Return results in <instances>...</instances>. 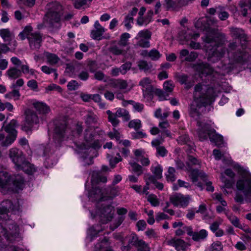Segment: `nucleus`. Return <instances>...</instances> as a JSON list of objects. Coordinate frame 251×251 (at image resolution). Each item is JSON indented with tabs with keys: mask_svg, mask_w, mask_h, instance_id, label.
Returning <instances> with one entry per match:
<instances>
[{
	"mask_svg": "<svg viewBox=\"0 0 251 251\" xmlns=\"http://www.w3.org/2000/svg\"><path fill=\"white\" fill-rule=\"evenodd\" d=\"M214 89L207 85L199 83L195 87L194 100L191 106L190 114L191 117L198 120L200 113L197 108L211 104L215 100Z\"/></svg>",
	"mask_w": 251,
	"mask_h": 251,
	"instance_id": "nucleus-1",
	"label": "nucleus"
},
{
	"mask_svg": "<svg viewBox=\"0 0 251 251\" xmlns=\"http://www.w3.org/2000/svg\"><path fill=\"white\" fill-rule=\"evenodd\" d=\"M207 48V60L211 63H215L220 60L225 54L226 50L222 45L225 41L224 34L214 32L207 34L203 37Z\"/></svg>",
	"mask_w": 251,
	"mask_h": 251,
	"instance_id": "nucleus-2",
	"label": "nucleus"
},
{
	"mask_svg": "<svg viewBox=\"0 0 251 251\" xmlns=\"http://www.w3.org/2000/svg\"><path fill=\"white\" fill-rule=\"evenodd\" d=\"M24 179L20 175L13 177L2 171V166H0V190L3 193L8 191L18 192L23 189Z\"/></svg>",
	"mask_w": 251,
	"mask_h": 251,
	"instance_id": "nucleus-3",
	"label": "nucleus"
},
{
	"mask_svg": "<svg viewBox=\"0 0 251 251\" xmlns=\"http://www.w3.org/2000/svg\"><path fill=\"white\" fill-rule=\"evenodd\" d=\"M74 130H72L66 124L57 126L54 130L53 140L56 146L60 145L62 141L72 137L78 136L82 131V127L78 125H75Z\"/></svg>",
	"mask_w": 251,
	"mask_h": 251,
	"instance_id": "nucleus-4",
	"label": "nucleus"
},
{
	"mask_svg": "<svg viewBox=\"0 0 251 251\" xmlns=\"http://www.w3.org/2000/svg\"><path fill=\"white\" fill-rule=\"evenodd\" d=\"M197 125L199 126L198 134L200 140L207 139L208 135L211 142L216 146L220 147L223 144V136L216 133L215 130L210 129L208 124L198 120Z\"/></svg>",
	"mask_w": 251,
	"mask_h": 251,
	"instance_id": "nucleus-5",
	"label": "nucleus"
},
{
	"mask_svg": "<svg viewBox=\"0 0 251 251\" xmlns=\"http://www.w3.org/2000/svg\"><path fill=\"white\" fill-rule=\"evenodd\" d=\"M236 186L243 195L237 192L234 198L235 201L240 203H243L244 201L251 202V176H248L239 180Z\"/></svg>",
	"mask_w": 251,
	"mask_h": 251,
	"instance_id": "nucleus-6",
	"label": "nucleus"
},
{
	"mask_svg": "<svg viewBox=\"0 0 251 251\" xmlns=\"http://www.w3.org/2000/svg\"><path fill=\"white\" fill-rule=\"evenodd\" d=\"M47 7L48 11L46 14L47 20L51 24L58 22L60 20V12L62 9L61 5L57 2H54L49 3Z\"/></svg>",
	"mask_w": 251,
	"mask_h": 251,
	"instance_id": "nucleus-7",
	"label": "nucleus"
},
{
	"mask_svg": "<svg viewBox=\"0 0 251 251\" xmlns=\"http://www.w3.org/2000/svg\"><path fill=\"white\" fill-rule=\"evenodd\" d=\"M25 122L23 128L27 132L31 130L34 126L39 124L40 119L36 113L30 109H26L25 111Z\"/></svg>",
	"mask_w": 251,
	"mask_h": 251,
	"instance_id": "nucleus-8",
	"label": "nucleus"
},
{
	"mask_svg": "<svg viewBox=\"0 0 251 251\" xmlns=\"http://www.w3.org/2000/svg\"><path fill=\"white\" fill-rule=\"evenodd\" d=\"M179 37L181 40H184L187 41H191L189 46L191 48L195 50L201 48L200 43L193 41V40H195L200 37L199 33L194 32L190 29H187V30H181L179 33Z\"/></svg>",
	"mask_w": 251,
	"mask_h": 251,
	"instance_id": "nucleus-9",
	"label": "nucleus"
},
{
	"mask_svg": "<svg viewBox=\"0 0 251 251\" xmlns=\"http://www.w3.org/2000/svg\"><path fill=\"white\" fill-rule=\"evenodd\" d=\"M119 191L117 188H112L110 190V194L108 196L104 195L102 190L98 188L93 190L89 194V197L94 200H99L100 201L111 200L115 197L118 195Z\"/></svg>",
	"mask_w": 251,
	"mask_h": 251,
	"instance_id": "nucleus-10",
	"label": "nucleus"
},
{
	"mask_svg": "<svg viewBox=\"0 0 251 251\" xmlns=\"http://www.w3.org/2000/svg\"><path fill=\"white\" fill-rule=\"evenodd\" d=\"M169 200L175 206L185 208L188 206L191 200V197L188 195H183L178 193L171 196Z\"/></svg>",
	"mask_w": 251,
	"mask_h": 251,
	"instance_id": "nucleus-11",
	"label": "nucleus"
},
{
	"mask_svg": "<svg viewBox=\"0 0 251 251\" xmlns=\"http://www.w3.org/2000/svg\"><path fill=\"white\" fill-rule=\"evenodd\" d=\"M8 156L14 164L15 169H21V164H23L25 160L23 152L16 148H12L8 151Z\"/></svg>",
	"mask_w": 251,
	"mask_h": 251,
	"instance_id": "nucleus-12",
	"label": "nucleus"
},
{
	"mask_svg": "<svg viewBox=\"0 0 251 251\" xmlns=\"http://www.w3.org/2000/svg\"><path fill=\"white\" fill-rule=\"evenodd\" d=\"M151 33L148 29L141 30L135 37L138 40L137 45L140 47L146 48L150 47V39L151 38Z\"/></svg>",
	"mask_w": 251,
	"mask_h": 251,
	"instance_id": "nucleus-13",
	"label": "nucleus"
},
{
	"mask_svg": "<svg viewBox=\"0 0 251 251\" xmlns=\"http://www.w3.org/2000/svg\"><path fill=\"white\" fill-rule=\"evenodd\" d=\"M193 69L201 76L212 75L214 70L207 63L200 62L194 64Z\"/></svg>",
	"mask_w": 251,
	"mask_h": 251,
	"instance_id": "nucleus-14",
	"label": "nucleus"
},
{
	"mask_svg": "<svg viewBox=\"0 0 251 251\" xmlns=\"http://www.w3.org/2000/svg\"><path fill=\"white\" fill-rule=\"evenodd\" d=\"M30 48L32 50H38L41 46L42 36L37 32H32L28 37V39Z\"/></svg>",
	"mask_w": 251,
	"mask_h": 251,
	"instance_id": "nucleus-15",
	"label": "nucleus"
},
{
	"mask_svg": "<svg viewBox=\"0 0 251 251\" xmlns=\"http://www.w3.org/2000/svg\"><path fill=\"white\" fill-rule=\"evenodd\" d=\"M94 29L91 32V37L94 40H100L102 39H109L110 36L108 35L107 37L103 36V33L105 31V29L102 26L98 21L95 22Z\"/></svg>",
	"mask_w": 251,
	"mask_h": 251,
	"instance_id": "nucleus-16",
	"label": "nucleus"
},
{
	"mask_svg": "<svg viewBox=\"0 0 251 251\" xmlns=\"http://www.w3.org/2000/svg\"><path fill=\"white\" fill-rule=\"evenodd\" d=\"M114 211V207L110 204L103 206L100 209V217L104 219L102 222L103 224H105L112 219Z\"/></svg>",
	"mask_w": 251,
	"mask_h": 251,
	"instance_id": "nucleus-17",
	"label": "nucleus"
},
{
	"mask_svg": "<svg viewBox=\"0 0 251 251\" xmlns=\"http://www.w3.org/2000/svg\"><path fill=\"white\" fill-rule=\"evenodd\" d=\"M0 36L3 39L4 41L7 42L9 46H13L15 47L17 46V42L14 39V35L8 28L0 29Z\"/></svg>",
	"mask_w": 251,
	"mask_h": 251,
	"instance_id": "nucleus-18",
	"label": "nucleus"
},
{
	"mask_svg": "<svg viewBox=\"0 0 251 251\" xmlns=\"http://www.w3.org/2000/svg\"><path fill=\"white\" fill-rule=\"evenodd\" d=\"M237 45L235 43H231L228 45V49L227 50L228 57L229 59H232L236 61H240L243 57L242 52H236Z\"/></svg>",
	"mask_w": 251,
	"mask_h": 251,
	"instance_id": "nucleus-19",
	"label": "nucleus"
},
{
	"mask_svg": "<svg viewBox=\"0 0 251 251\" xmlns=\"http://www.w3.org/2000/svg\"><path fill=\"white\" fill-rule=\"evenodd\" d=\"M206 177V176L205 173L203 172H199L198 170H193L191 173V178L192 181L195 183V185L199 187L201 190L203 189V184L201 182H197V181L199 178L203 180Z\"/></svg>",
	"mask_w": 251,
	"mask_h": 251,
	"instance_id": "nucleus-20",
	"label": "nucleus"
},
{
	"mask_svg": "<svg viewBox=\"0 0 251 251\" xmlns=\"http://www.w3.org/2000/svg\"><path fill=\"white\" fill-rule=\"evenodd\" d=\"M198 54L196 52H189L186 49L182 50L179 53V58L182 61L193 62L198 57Z\"/></svg>",
	"mask_w": 251,
	"mask_h": 251,
	"instance_id": "nucleus-21",
	"label": "nucleus"
},
{
	"mask_svg": "<svg viewBox=\"0 0 251 251\" xmlns=\"http://www.w3.org/2000/svg\"><path fill=\"white\" fill-rule=\"evenodd\" d=\"M225 174L229 176L231 180L227 179L224 176L223 173L221 174V179L223 182L225 183V186L226 188H231L234 183L233 179L234 178L235 175V173L230 169H227L225 170Z\"/></svg>",
	"mask_w": 251,
	"mask_h": 251,
	"instance_id": "nucleus-22",
	"label": "nucleus"
},
{
	"mask_svg": "<svg viewBox=\"0 0 251 251\" xmlns=\"http://www.w3.org/2000/svg\"><path fill=\"white\" fill-rule=\"evenodd\" d=\"M230 29L232 37L235 38H239L241 41L243 42V43H242V46L243 49H244L246 46L247 40L246 36L244 31L241 28L234 27H231Z\"/></svg>",
	"mask_w": 251,
	"mask_h": 251,
	"instance_id": "nucleus-23",
	"label": "nucleus"
},
{
	"mask_svg": "<svg viewBox=\"0 0 251 251\" xmlns=\"http://www.w3.org/2000/svg\"><path fill=\"white\" fill-rule=\"evenodd\" d=\"M163 141L164 140L162 138L155 139L151 141V145L156 148L157 154L162 157L166 156L167 153L166 149L163 146H160Z\"/></svg>",
	"mask_w": 251,
	"mask_h": 251,
	"instance_id": "nucleus-24",
	"label": "nucleus"
},
{
	"mask_svg": "<svg viewBox=\"0 0 251 251\" xmlns=\"http://www.w3.org/2000/svg\"><path fill=\"white\" fill-rule=\"evenodd\" d=\"M84 117L85 124L90 127L98 123L99 118L92 110H88Z\"/></svg>",
	"mask_w": 251,
	"mask_h": 251,
	"instance_id": "nucleus-25",
	"label": "nucleus"
},
{
	"mask_svg": "<svg viewBox=\"0 0 251 251\" xmlns=\"http://www.w3.org/2000/svg\"><path fill=\"white\" fill-rule=\"evenodd\" d=\"M129 48L121 46L120 45H113L109 48V51L115 55H125L127 51L129 50Z\"/></svg>",
	"mask_w": 251,
	"mask_h": 251,
	"instance_id": "nucleus-26",
	"label": "nucleus"
},
{
	"mask_svg": "<svg viewBox=\"0 0 251 251\" xmlns=\"http://www.w3.org/2000/svg\"><path fill=\"white\" fill-rule=\"evenodd\" d=\"M167 243L169 245L174 246L176 249L178 251H185L187 247L186 243L183 240L181 239L175 240L172 239L168 240L167 241Z\"/></svg>",
	"mask_w": 251,
	"mask_h": 251,
	"instance_id": "nucleus-27",
	"label": "nucleus"
},
{
	"mask_svg": "<svg viewBox=\"0 0 251 251\" xmlns=\"http://www.w3.org/2000/svg\"><path fill=\"white\" fill-rule=\"evenodd\" d=\"M37 111L40 114H46L50 112V108L45 103L40 101H35L32 103Z\"/></svg>",
	"mask_w": 251,
	"mask_h": 251,
	"instance_id": "nucleus-28",
	"label": "nucleus"
},
{
	"mask_svg": "<svg viewBox=\"0 0 251 251\" xmlns=\"http://www.w3.org/2000/svg\"><path fill=\"white\" fill-rule=\"evenodd\" d=\"M239 6L240 12L243 16L246 17L248 10H251V0H241L239 2Z\"/></svg>",
	"mask_w": 251,
	"mask_h": 251,
	"instance_id": "nucleus-29",
	"label": "nucleus"
},
{
	"mask_svg": "<svg viewBox=\"0 0 251 251\" xmlns=\"http://www.w3.org/2000/svg\"><path fill=\"white\" fill-rule=\"evenodd\" d=\"M6 75L12 80H15L22 75V72L16 67H10L6 71Z\"/></svg>",
	"mask_w": 251,
	"mask_h": 251,
	"instance_id": "nucleus-30",
	"label": "nucleus"
},
{
	"mask_svg": "<svg viewBox=\"0 0 251 251\" xmlns=\"http://www.w3.org/2000/svg\"><path fill=\"white\" fill-rule=\"evenodd\" d=\"M5 122L3 124H5ZM17 125V122L15 120H12L9 124L5 126L4 125V127L3 129L8 133V134L15 135L17 136V131L15 129V127Z\"/></svg>",
	"mask_w": 251,
	"mask_h": 251,
	"instance_id": "nucleus-31",
	"label": "nucleus"
},
{
	"mask_svg": "<svg viewBox=\"0 0 251 251\" xmlns=\"http://www.w3.org/2000/svg\"><path fill=\"white\" fill-rule=\"evenodd\" d=\"M1 235L3 236L5 238L9 240H12L11 237H13L16 235V234L18 232V227L16 225H12V231L8 232L6 229L1 227ZM10 230L11 229L10 228Z\"/></svg>",
	"mask_w": 251,
	"mask_h": 251,
	"instance_id": "nucleus-32",
	"label": "nucleus"
},
{
	"mask_svg": "<svg viewBox=\"0 0 251 251\" xmlns=\"http://www.w3.org/2000/svg\"><path fill=\"white\" fill-rule=\"evenodd\" d=\"M44 55L47 62L51 65H55L60 60V58L55 54L49 52H45Z\"/></svg>",
	"mask_w": 251,
	"mask_h": 251,
	"instance_id": "nucleus-33",
	"label": "nucleus"
},
{
	"mask_svg": "<svg viewBox=\"0 0 251 251\" xmlns=\"http://www.w3.org/2000/svg\"><path fill=\"white\" fill-rule=\"evenodd\" d=\"M23 163V164H21V168L16 169L17 171L23 170L28 175H32L35 172L36 169L33 165L30 164L25 160Z\"/></svg>",
	"mask_w": 251,
	"mask_h": 251,
	"instance_id": "nucleus-34",
	"label": "nucleus"
},
{
	"mask_svg": "<svg viewBox=\"0 0 251 251\" xmlns=\"http://www.w3.org/2000/svg\"><path fill=\"white\" fill-rule=\"evenodd\" d=\"M139 85L143 87L144 95H146V92L152 91V87L151 85V80L148 77L143 78L140 81Z\"/></svg>",
	"mask_w": 251,
	"mask_h": 251,
	"instance_id": "nucleus-35",
	"label": "nucleus"
},
{
	"mask_svg": "<svg viewBox=\"0 0 251 251\" xmlns=\"http://www.w3.org/2000/svg\"><path fill=\"white\" fill-rule=\"evenodd\" d=\"M106 181V177L103 176L100 172L99 171H94L93 172L92 176V182L93 183H98L100 182L105 183Z\"/></svg>",
	"mask_w": 251,
	"mask_h": 251,
	"instance_id": "nucleus-36",
	"label": "nucleus"
},
{
	"mask_svg": "<svg viewBox=\"0 0 251 251\" xmlns=\"http://www.w3.org/2000/svg\"><path fill=\"white\" fill-rule=\"evenodd\" d=\"M129 164L131 167L129 170L136 174L137 176H140L143 174V171L141 165L133 160L130 161Z\"/></svg>",
	"mask_w": 251,
	"mask_h": 251,
	"instance_id": "nucleus-37",
	"label": "nucleus"
},
{
	"mask_svg": "<svg viewBox=\"0 0 251 251\" xmlns=\"http://www.w3.org/2000/svg\"><path fill=\"white\" fill-rule=\"evenodd\" d=\"M207 231L205 229H201L199 232H195L192 239L197 242L203 240L207 237Z\"/></svg>",
	"mask_w": 251,
	"mask_h": 251,
	"instance_id": "nucleus-38",
	"label": "nucleus"
},
{
	"mask_svg": "<svg viewBox=\"0 0 251 251\" xmlns=\"http://www.w3.org/2000/svg\"><path fill=\"white\" fill-rule=\"evenodd\" d=\"M106 114L108 115V120L114 127L117 126L119 123L120 121L118 119V116L116 113H113L110 110L106 111Z\"/></svg>",
	"mask_w": 251,
	"mask_h": 251,
	"instance_id": "nucleus-39",
	"label": "nucleus"
},
{
	"mask_svg": "<svg viewBox=\"0 0 251 251\" xmlns=\"http://www.w3.org/2000/svg\"><path fill=\"white\" fill-rule=\"evenodd\" d=\"M151 170L157 179H160L162 177V167L157 163H156L155 165H152Z\"/></svg>",
	"mask_w": 251,
	"mask_h": 251,
	"instance_id": "nucleus-40",
	"label": "nucleus"
},
{
	"mask_svg": "<svg viewBox=\"0 0 251 251\" xmlns=\"http://www.w3.org/2000/svg\"><path fill=\"white\" fill-rule=\"evenodd\" d=\"M226 216L234 226L238 228L241 227L240 220L237 216L229 212H226Z\"/></svg>",
	"mask_w": 251,
	"mask_h": 251,
	"instance_id": "nucleus-41",
	"label": "nucleus"
},
{
	"mask_svg": "<svg viewBox=\"0 0 251 251\" xmlns=\"http://www.w3.org/2000/svg\"><path fill=\"white\" fill-rule=\"evenodd\" d=\"M165 176L167 181L172 182L175 181L176 179L175 169L172 167H169Z\"/></svg>",
	"mask_w": 251,
	"mask_h": 251,
	"instance_id": "nucleus-42",
	"label": "nucleus"
},
{
	"mask_svg": "<svg viewBox=\"0 0 251 251\" xmlns=\"http://www.w3.org/2000/svg\"><path fill=\"white\" fill-rule=\"evenodd\" d=\"M217 9L219 18L221 20L225 21L228 18L229 14L225 11V7L219 5L217 7Z\"/></svg>",
	"mask_w": 251,
	"mask_h": 251,
	"instance_id": "nucleus-43",
	"label": "nucleus"
},
{
	"mask_svg": "<svg viewBox=\"0 0 251 251\" xmlns=\"http://www.w3.org/2000/svg\"><path fill=\"white\" fill-rule=\"evenodd\" d=\"M13 90L9 92L4 95V98L8 100L14 99L15 100L19 99L20 97V93L19 90L13 88Z\"/></svg>",
	"mask_w": 251,
	"mask_h": 251,
	"instance_id": "nucleus-44",
	"label": "nucleus"
},
{
	"mask_svg": "<svg viewBox=\"0 0 251 251\" xmlns=\"http://www.w3.org/2000/svg\"><path fill=\"white\" fill-rule=\"evenodd\" d=\"M140 241H144L142 239H139L138 237L135 233H132L129 236L128 245L129 246L132 245L138 247L139 246Z\"/></svg>",
	"mask_w": 251,
	"mask_h": 251,
	"instance_id": "nucleus-45",
	"label": "nucleus"
},
{
	"mask_svg": "<svg viewBox=\"0 0 251 251\" xmlns=\"http://www.w3.org/2000/svg\"><path fill=\"white\" fill-rule=\"evenodd\" d=\"M116 113L118 117H122L123 120L126 121H127L130 119L128 111L125 109L119 108Z\"/></svg>",
	"mask_w": 251,
	"mask_h": 251,
	"instance_id": "nucleus-46",
	"label": "nucleus"
},
{
	"mask_svg": "<svg viewBox=\"0 0 251 251\" xmlns=\"http://www.w3.org/2000/svg\"><path fill=\"white\" fill-rule=\"evenodd\" d=\"M111 85L115 88L120 89H125L127 87V83L126 81L124 80L117 79L112 81Z\"/></svg>",
	"mask_w": 251,
	"mask_h": 251,
	"instance_id": "nucleus-47",
	"label": "nucleus"
},
{
	"mask_svg": "<svg viewBox=\"0 0 251 251\" xmlns=\"http://www.w3.org/2000/svg\"><path fill=\"white\" fill-rule=\"evenodd\" d=\"M32 30L33 28L31 26L28 25L25 26L23 31L19 33V38L22 40H24L25 38H27L28 40V37L29 36V35L31 33V31H32Z\"/></svg>",
	"mask_w": 251,
	"mask_h": 251,
	"instance_id": "nucleus-48",
	"label": "nucleus"
},
{
	"mask_svg": "<svg viewBox=\"0 0 251 251\" xmlns=\"http://www.w3.org/2000/svg\"><path fill=\"white\" fill-rule=\"evenodd\" d=\"M130 38V35L127 32L122 33L120 37V40L118 41V45L123 46L126 47L128 45V40Z\"/></svg>",
	"mask_w": 251,
	"mask_h": 251,
	"instance_id": "nucleus-49",
	"label": "nucleus"
},
{
	"mask_svg": "<svg viewBox=\"0 0 251 251\" xmlns=\"http://www.w3.org/2000/svg\"><path fill=\"white\" fill-rule=\"evenodd\" d=\"M178 81L182 84H185L186 85V87L188 89L190 88L193 84H190L188 82L189 76L185 74L179 75L177 76Z\"/></svg>",
	"mask_w": 251,
	"mask_h": 251,
	"instance_id": "nucleus-50",
	"label": "nucleus"
},
{
	"mask_svg": "<svg viewBox=\"0 0 251 251\" xmlns=\"http://www.w3.org/2000/svg\"><path fill=\"white\" fill-rule=\"evenodd\" d=\"M128 127L134 128L136 131H138L142 127L141 120L139 119H134L130 121L128 123Z\"/></svg>",
	"mask_w": 251,
	"mask_h": 251,
	"instance_id": "nucleus-51",
	"label": "nucleus"
},
{
	"mask_svg": "<svg viewBox=\"0 0 251 251\" xmlns=\"http://www.w3.org/2000/svg\"><path fill=\"white\" fill-rule=\"evenodd\" d=\"M17 136L15 135H12L10 134H8V135L6 137L4 141L1 143V145L2 146L7 147L11 145L14 141L16 140Z\"/></svg>",
	"mask_w": 251,
	"mask_h": 251,
	"instance_id": "nucleus-52",
	"label": "nucleus"
},
{
	"mask_svg": "<svg viewBox=\"0 0 251 251\" xmlns=\"http://www.w3.org/2000/svg\"><path fill=\"white\" fill-rule=\"evenodd\" d=\"M148 201L153 206H157L159 204V201L156 195L150 194L147 197Z\"/></svg>",
	"mask_w": 251,
	"mask_h": 251,
	"instance_id": "nucleus-53",
	"label": "nucleus"
},
{
	"mask_svg": "<svg viewBox=\"0 0 251 251\" xmlns=\"http://www.w3.org/2000/svg\"><path fill=\"white\" fill-rule=\"evenodd\" d=\"M174 87L175 84L171 80L166 81L163 84V88L167 93L172 92Z\"/></svg>",
	"mask_w": 251,
	"mask_h": 251,
	"instance_id": "nucleus-54",
	"label": "nucleus"
},
{
	"mask_svg": "<svg viewBox=\"0 0 251 251\" xmlns=\"http://www.w3.org/2000/svg\"><path fill=\"white\" fill-rule=\"evenodd\" d=\"M161 56V54L156 49H152L149 51V57L154 61L158 60Z\"/></svg>",
	"mask_w": 251,
	"mask_h": 251,
	"instance_id": "nucleus-55",
	"label": "nucleus"
},
{
	"mask_svg": "<svg viewBox=\"0 0 251 251\" xmlns=\"http://www.w3.org/2000/svg\"><path fill=\"white\" fill-rule=\"evenodd\" d=\"M155 95H156L159 100H167V98L169 96V94L166 92H164L160 89H156L154 91Z\"/></svg>",
	"mask_w": 251,
	"mask_h": 251,
	"instance_id": "nucleus-56",
	"label": "nucleus"
},
{
	"mask_svg": "<svg viewBox=\"0 0 251 251\" xmlns=\"http://www.w3.org/2000/svg\"><path fill=\"white\" fill-rule=\"evenodd\" d=\"M165 6L167 9L171 8L175 9L178 7L177 1H176L175 0H165Z\"/></svg>",
	"mask_w": 251,
	"mask_h": 251,
	"instance_id": "nucleus-57",
	"label": "nucleus"
},
{
	"mask_svg": "<svg viewBox=\"0 0 251 251\" xmlns=\"http://www.w3.org/2000/svg\"><path fill=\"white\" fill-rule=\"evenodd\" d=\"M2 206L5 209L6 211L9 210H14L16 208L13 203L10 200H6L2 202Z\"/></svg>",
	"mask_w": 251,
	"mask_h": 251,
	"instance_id": "nucleus-58",
	"label": "nucleus"
},
{
	"mask_svg": "<svg viewBox=\"0 0 251 251\" xmlns=\"http://www.w3.org/2000/svg\"><path fill=\"white\" fill-rule=\"evenodd\" d=\"M213 199L218 201L219 202L221 203L222 206H227L226 202L222 198V194L219 193H214L213 195Z\"/></svg>",
	"mask_w": 251,
	"mask_h": 251,
	"instance_id": "nucleus-59",
	"label": "nucleus"
},
{
	"mask_svg": "<svg viewBox=\"0 0 251 251\" xmlns=\"http://www.w3.org/2000/svg\"><path fill=\"white\" fill-rule=\"evenodd\" d=\"M131 67V63L130 62L125 63L120 67V73L123 75L126 74L127 71L130 70Z\"/></svg>",
	"mask_w": 251,
	"mask_h": 251,
	"instance_id": "nucleus-60",
	"label": "nucleus"
},
{
	"mask_svg": "<svg viewBox=\"0 0 251 251\" xmlns=\"http://www.w3.org/2000/svg\"><path fill=\"white\" fill-rule=\"evenodd\" d=\"M211 251H222L223 246L220 242H214L211 246Z\"/></svg>",
	"mask_w": 251,
	"mask_h": 251,
	"instance_id": "nucleus-61",
	"label": "nucleus"
},
{
	"mask_svg": "<svg viewBox=\"0 0 251 251\" xmlns=\"http://www.w3.org/2000/svg\"><path fill=\"white\" fill-rule=\"evenodd\" d=\"M138 66L140 70H144V71H147L150 69V66L147 61L143 60L138 62Z\"/></svg>",
	"mask_w": 251,
	"mask_h": 251,
	"instance_id": "nucleus-62",
	"label": "nucleus"
},
{
	"mask_svg": "<svg viewBox=\"0 0 251 251\" xmlns=\"http://www.w3.org/2000/svg\"><path fill=\"white\" fill-rule=\"evenodd\" d=\"M131 136L132 138L134 139H141L146 137L147 134L142 131H139L131 133Z\"/></svg>",
	"mask_w": 251,
	"mask_h": 251,
	"instance_id": "nucleus-63",
	"label": "nucleus"
},
{
	"mask_svg": "<svg viewBox=\"0 0 251 251\" xmlns=\"http://www.w3.org/2000/svg\"><path fill=\"white\" fill-rule=\"evenodd\" d=\"M133 18L131 16L129 15L126 16L124 21V25L128 30H129L131 28L132 26L131 23H133Z\"/></svg>",
	"mask_w": 251,
	"mask_h": 251,
	"instance_id": "nucleus-64",
	"label": "nucleus"
}]
</instances>
